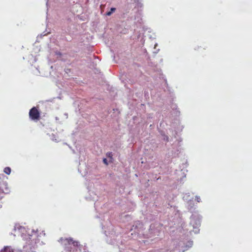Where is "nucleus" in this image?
<instances>
[{
    "label": "nucleus",
    "instance_id": "20e7f679",
    "mask_svg": "<svg viewBox=\"0 0 252 252\" xmlns=\"http://www.w3.org/2000/svg\"><path fill=\"white\" fill-rule=\"evenodd\" d=\"M4 172L5 174L9 175L11 173V169L9 167H6L4 169Z\"/></svg>",
    "mask_w": 252,
    "mask_h": 252
},
{
    "label": "nucleus",
    "instance_id": "0eeeda50",
    "mask_svg": "<svg viewBox=\"0 0 252 252\" xmlns=\"http://www.w3.org/2000/svg\"><path fill=\"white\" fill-rule=\"evenodd\" d=\"M103 161L105 164L108 165L107 160L106 158H104Z\"/></svg>",
    "mask_w": 252,
    "mask_h": 252
},
{
    "label": "nucleus",
    "instance_id": "7ed1b4c3",
    "mask_svg": "<svg viewBox=\"0 0 252 252\" xmlns=\"http://www.w3.org/2000/svg\"><path fill=\"white\" fill-rule=\"evenodd\" d=\"M0 252H13V250L11 247L7 246L5 247Z\"/></svg>",
    "mask_w": 252,
    "mask_h": 252
},
{
    "label": "nucleus",
    "instance_id": "6e6552de",
    "mask_svg": "<svg viewBox=\"0 0 252 252\" xmlns=\"http://www.w3.org/2000/svg\"><path fill=\"white\" fill-rule=\"evenodd\" d=\"M196 200L198 202H199L200 201V198L199 197H196Z\"/></svg>",
    "mask_w": 252,
    "mask_h": 252
},
{
    "label": "nucleus",
    "instance_id": "f257e3e1",
    "mask_svg": "<svg viewBox=\"0 0 252 252\" xmlns=\"http://www.w3.org/2000/svg\"><path fill=\"white\" fill-rule=\"evenodd\" d=\"M60 241L64 249L68 251H71L72 249L71 245L74 247H78V242L74 241L72 238H61Z\"/></svg>",
    "mask_w": 252,
    "mask_h": 252
},
{
    "label": "nucleus",
    "instance_id": "423d86ee",
    "mask_svg": "<svg viewBox=\"0 0 252 252\" xmlns=\"http://www.w3.org/2000/svg\"><path fill=\"white\" fill-rule=\"evenodd\" d=\"M106 155H107V157L108 158H109L112 159L113 155H112V152H108V153H107Z\"/></svg>",
    "mask_w": 252,
    "mask_h": 252
},
{
    "label": "nucleus",
    "instance_id": "f03ea898",
    "mask_svg": "<svg viewBox=\"0 0 252 252\" xmlns=\"http://www.w3.org/2000/svg\"><path fill=\"white\" fill-rule=\"evenodd\" d=\"M29 117L32 120L35 121L39 120L40 113L36 107H33L30 110Z\"/></svg>",
    "mask_w": 252,
    "mask_h": 252
},
{
    "label": "nucleus",
    "instance_id": "39448f33",
    "mask_svg": "<svg viewBox=\"0 0 252 252\" xmlns=\"http://www.w3.org/2000/svg\"><path fill=\"white\" fill-rule=\"evenodd\" d=\"M116 10L115 8H111L110 11L107 12L106 13L107 16H110L113 12H114Z\"/></svg>",
    "mask_w": 252,
    "mask_h": 252
},
{
    "label": "nucleus",
    "instance_id": "1a4fd4ad",
    "mask_svg": "<svg viewBox=\"0 0 252 252\" xmlns=\"http://www.w3.org/2000/svg\"><path fill=\"white\" fill-rule=\"evenodd\" d=\"M2 191V190L1 189H0V193Z\"/></svg>",
    "mask_w": 252,
    "mask_h": 252
}]
</instances>
